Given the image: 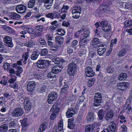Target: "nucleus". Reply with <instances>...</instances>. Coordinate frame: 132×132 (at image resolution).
Listing matches in <instances>:
<instances>
[{
	"mask_svg": "<svg viewBox=\"0 0 132 132\" xmlns=\"http://www.w3.org/2000/svg\"><path fill=\"white\" fill-rule=\"evenodd\" d=\"M95 79L94 78L90 79L88 81V86L89 87H92L94 85V83L95 82Z\"/></svg>",
	"mask_w": 132,
	"mask_h": 132,
	"instance_id": "40",
	"label": "nucleus"
},
{
	"mask_svg": "<svg viewBox=\"0 0 132 132\" xmlns=\"http://www.w3.org/2000/svg\"><path fill=\"white\" fill-rule=\"evenodd\" d=\"M37 64L38 68L43 69L48 66L50 64V62L48 60L40 59L37 62Z\"/></svg>",
	"mask_w": 132,
	"mask_h": 132,
	"instance_id": "4",
	"label": "nucleus"
},
{
	"mask_svg": "<svg viewBox=\"0 0 132 132\" xmlns=\"http://www.w3.org/2000/svg\"><path fill=\"white\" fill-rule=\"evenodd\" d=\"M85 99V97L83 95L80 96L78 100L77 101V103L79 104H81L83 102Z\"/></svg>",
	"mask_w": 132,
	"mask_h": 132,
	"instance_id": "55",
	"label": "nucleus"
},
{
	"mask_svg": "<svg viewBox=\"0 0 132 132\" xmlns=\"http://www.w3.org/2000/svg\"><path fill=\"white\" fill-rule=\"evenodd\" d=\"M9 17L12 19L16 20L20 19L21 16L19 14H18L16 13L13 12H11L9 15Z\"/></svg>",
	"mask_w": 132,
	"mask_h": 132,
	"instance_id": "23",
	"label": "nucleus"
},
{
	"mask_svg": "<svg viewBox=\"0 0 132 132\" xmlns=\"http://www.w3.org/2000/svg\"><path fill=\"white\" fill-rule=\"evenodd\" d=\"M60 15L59 13L56 11H55L53 13H48L46 15V17L49 18L51 19H52L55 18L59 19L60 17Z\"/></svg>",
	"mask_w": 132,
	"mask_h": 132,
	"instance_id": "13",
	"label": "nucleus"
},
{
	"mask_svg": "<svg viewBox=\"0 0 132 132\" xmlns=\"http://www.w3.org/2000/svg\"><path fill=\"white\" fill-rule=\"evenodd\" d=\"M126 52L125 49H122L118 54V55L119 57H121L125 55Z\"/></svg>",
	"mask_w": 132,
	"mask_h": 132,
	"instance_id": "47",
	"label": "nucleus"
},
{
	"mask_svg": "<svg viewBox=\"0 0 132 132\" xmlns=\"http://www.w3.org/2000/svg\"><path fill=\"white\" fill-rule=\"evenodd\" d=\"M63 87L61 90V94L63 95H65L69 88V86L67 84V83L64 81L63 82Z\"/></svg>",
	"mask_w": 132,
	"mask_h": 132,
	"instance_id": "21",
	"label": "nucleus"
},
{
	"mask_svg": "<svg viewBox=\"0 0 132 132\" xmlns=\"http://www.w3.org/2000/svg\"><path fill=\"white\" fill-rule=\"evenodd\" d=\"M114 116V113L113 111H111L110 110L106 114L105 116V118L106 120L108 121L111 118H112Z\"/></svg>",
	"mask_w": 132,
	"mask_h": 132,
	"instance_id": "29",
	"label": "nucleus"
},
{
	"mask_svg": "<svg viewBox=\"0 0 132 132\" xmlns=\"http://www.w3.org/2000/svg\"><path fill=\"white\" fill-rule=\"evenodd\" d=\"M29 56L28 53L26 52L24 54L22 55V58L23 59H28Z\"/></svg>",
	"mask_w": 132,
	"mask_h": 132,
	"instance_id": "61",
	"label": "nucleus"
},
{
	"mask_svg": "<svg viewBox=\"0 0 132 132\" xmlns=\"http://www.w3.org/2000/svg\"><path fill=\"white\" fill-rule=\"evenodd\" d=\"M125 8L127 9L132 10V3L127 2L125 5Z\"/></svg>",
	"mask_w": 132,
	"mask_h": 132,
	"instance_id": "56",
	"label": "nucleus"
},
{
	"mask_svg": "<svg viewBox=\"0 0 132 132\" xmlns=\"http://www.w3.org/2000/svg\"><path fill=\"white\" fill-rule=\"evenodd\" d=\"M116 130V125H110L107 128L103 129L101 132H115Z\"/></svg>",
	"mask_w": 132,
	"mask_h": 132,
	"instance_id": "17",
	"label": "nucleus"
},
{
	"mask_svg": "<svg viewBox=\"0 0 132 132\" xmlns=\"http://www.w3.org/2000/svg\"><path fill=\"white\" fill-rule=\"evenodd\" d=\"M20 121L21 122L22 129L24 131L26 130L29 126L27 123V120L24 119L22 120H21Z\"/></svg>",
	"mask_w": 132,
	"mask_h": 132,
	"instance_id": "20",
	"label": "nucleus"
},
{
	"mask_svg": "<svg viewBox=\"0 0 132 132\" xmlns=\"http://www.w3.org/2000/svg\"><path fill=\"white\" fill-rule=\"evenodd\" d=\"M132 97L129 96L127 99L124 106L122 107V109L123 111L128 113L132 111L131 108V101Z\"/></svg>",
	"mask_w": 132,
	"mask_h": 132,
	"instance_id": "2",
	"label": "nucleus"
},
{
	"mask_svg": "<svg viewBox=\"0 0 132 132\" xmlns=\"http://www.w3.org/2000/svg\"><path fill=\"white\" fill-rule=\"evenodd\" d=\"M129 86V83L125 81L119 83L117 85L118 88L122 92L125 91Z\"/></svg>",
	"mask_w": 132,
	"mask_h": 132,
	"instance_id": "8",
	"label": "nucleus"
},
{
	"mask_svg": "<svg viewBox=\"0 0 132 132\" xmlns=\"http://www.w3.org/2000/svg\"><path fill=\"white\" fill-rule=\"evenodd\" d=\"M53 74L52 72L51 71L47 74V77L48 78L53 79L54 81H56V76L54 74L53 75Z\"/></svg>",
	"mask_w": 132,
	"mask_h": 132,
	"instance_id": "41",
	"label": "nucleus"
},
{
	"mask_svg": "<svg viewBox=\"0 0 132 132\" xmlns=\"http://www.w3.org/2000/svg\"><path fill=\"white\" fill-rule=\"evenodd\" d=\"M6 101L5 98L3 97H0V105L3 106L5 104Z\"/></svg>",
	"mask_w": 132,
	"mask_h": 132,
	"instance_id": "57",
	"label": "nucleus"
},
{
	"mask_svg": "<svg viewBox=\"0 0 132 132\" xmlns=\"http://www.w3.org/2000/svg\"><path fill=\"white\" fill-rule=\"evenodd\" d=\"M78 7L75 6V9H73L72 11L73 14L72 17L73 18L77 19L79 17V14L81 12V9L78 10Z\"/></svg>",
	"mask_w": 132,
	"mask_h": 132,
	"instance_id": "12",
	"label": "nucleus"
},
{
	"mask_svg": "<svg viewBox=\"0 0 132 132\" xmlns=\"http://www.w3.org/2000/svg\"><path fill=\"white\" fill-rule=\"evenodd\" d=\"M36 86V84L34 81H31L29 82L27 88L28 91L30 92H32L34 90Z\"/></svg>",
	"mask_w": 132,
	"mask_h": 132,
	"instance_id": "15",
	"label": "nucleus"
},
{
	"mask_svg": "<svg viewBox=\"0 0 132 132\" xmlns=\"http://www.w3.org/2000/svg\"><path fill=\"white\" fill-rule=\"evenodd\" d=\"M35 44V42L32 39H27L24 43V45L27 47H32Z\"/></svg>",
	"mask_w": 132,
	"mask_h": 132,
	"instance_id": "24",
	"label": "nucleus"
},
{
	"mask_svg": "<svg viewBox=\"0 0 132 132\" xmlns=\"http://www.w3.org/2000/svg\"><path fill=\"white\" fill-rule=\"evenodd\" d=\"M95 117V115L92 112H89L87 116V120L90 122H93L94 120Z\"/></svg>",
	"mask_w": 132,
	"mask_h": 132,
	"instance_id": "19",
	"label": "nucleus"
},
{
	"mask_svg": "<svg viewBox=\"0 0 132 132\" xmlns=\"http://www.w3.org/2000/svg\"><path fill=\"white\" fill-rule=\"evenodd\" d=\"M101 27H102L103 28H104L105 27H107L108 24V22L107 21L104 20L100 22Z\"/></svg>",
	"mask_w": 132,
	"mask_h": 132,
	"instance_id": "49",
	"label": "nucleus"
},
{
	"mask_svg": "<svg viewBox=\"0 0 132 132\" xmlns=\"http://www.w3.org/2000/svg\"><path fill=\"white\" fill-rule=\"evenodd\" d=\"M73 120L72 119H69L68 120V127L70 129L72 128L73 126Z\"/></svg>",
	"mask_w": 132,
	"mask_h": 132,
	"instance_id": "43",
	"label": "nucleus"
},
{
	"mask_svg": "<svg viewBox=\"0 0 132 132\" xmlns=\"http://www.w3.org/2000/svg\"><path fill=\"white\" fill-rule=\"evenodd\" d=\"M52 46V47L50 49V51L51 52H52V53H53V52L56 51L57 50L58 47L56 46L55 47H54L53 46Z\"/></svg>",
	"mask_w": 132,
	"mask_h": 132,
	"instance_id": "63",
	"label": "nucleus"
},
{
	"mask_svg": "<svg viewBox=\"0 0 132 132\" xmlns=\"http://www.w3.org/2000/svg\"><path fill=\"white\" fill-rule=\"evenodd\" d=\"M124 23L125 27H129V28H132V20H126L124 22Z\"/></svg>",
	"mask_w": 132,
	"mask_h": 132,
	"instance_id": "34",
	"label": "nucleus"
},
{
	"mask_svg": "<svg viewBox=\"0 0 132 132\" xmlns=\"http://www.w3.org/2000/svg\"><path fill=\"white\" fill-rule=\"evenodd\" d=\"M104 115V111L103 109H100L99 110L97 113V115L98 116V118L99 121L102 120Z\"/></svg>",
	"mask_w": 132,
	"mask_h": 132,
	"instance_id": "28",
	"label": "nucleus"
},
{
	"mask_svg": "<svg viewBox=\"0 0 132 132\" xmlns=\"http://www.w3.org/2000/svg\"><path fill=\"white\" fill-rule=\"evenodd\" d=\"M3 28L8 33L11 34H12L14 33V30L10 27L6 25H4L3 26Z\"/></svg>",
	"mask_w": 132,
	"mask_h": 132,
	"instance_id": "30",
	"label": "nucleus"
},
{
	"mask_svg": "<svg viewBox=\"0 0 132 132\" xmlns=\"http://www.w3.org/2000/svg\"><path fill=\"white\" fill-rule=\"evenodd\" d=\"M35 29L36 30V32L37 34L36 36H39L41 35V33L42 32L43 30L42 26L41 25H38L35 28Z\"/></svg>",
	"mask_w": 132,
	"mask_h": 132,
	"instance_id": "31",
	"label": "nucleus"
},
{
	"mask_svg": "<svg viewBox=\"0 0 132 132\" xmlns=\"http://www.w3.org/2000/svg\"><path fill=\"white\" fill-rule=\"evenodd\" d=\"M26 10V7L25 6L20 4L18 5L15 7L16 11L20 14L24 13Z\"/></svg>",
	"mask_w": 132,
	"mask_h": 132,
	"instance_id": "14",
	"label": "nucleus"
},
{
	"mask_svg": "<svg viewBox=\"0 0 132 132\" xmlns=\"http://www.w3.org/2000/svg\"><path fill=\"white\" fill-rule=\"evenodd\" d=\"M95 127V126L93 124L88 125L85 128V132H94Z\"/></svg>",
	"mask_w": 132,
	"mask_h": 132,
	"instance_id": "27",
	"label": "nucleus"
},
{
	"mask_svg": "<svg viewBox=\"0 0 132 132\" xmlns=\"http://www.w3.org/2000/svg\"><path fill=\"white\" fill-rule=\"evenodd\" d=\"M127 74L125 73H121L119 76L118 79L119 80L122 81L125 80L127 77Z\"/></svg>",
	"mask_w": 132,
	"mask_h": 132,
	"instance_id": "33",
	"label": "nucleus"
},
{
	"mask_svg": "<svg viewBox=\"0 0 132 132\" xmlns=\"http://www.w3.org/2000/svg\"><path fill=\"white\" fill-rule=\"evenodd\" d=\"M90 32L87 30L82 34L80 37V41L79 42V45L80 52H82L80 54L79 56H81L82 54H84L87 50V45L88 44V38L89 36Z\"/></svg>",
	"mask_w": 132,
	"mask_h": 132,
	"instance_id": "1",
	"label": "nucleus"
},
{
	"mask_svg": "<svg viewBox=\"0 0 132 132\" xmlns=\"http://www.w3.org/2000/svg\"><path fill=\"white\" fill-rule=\"evenodd\" d=\"M76 113L75 109L71 108H69L66 112V115L67 118H69L72 117Z\"/></svg>",
	"mask_w": 132,
	"mask_h": 132,
	"instance_id": "18",
	"label": "nucleus"
},
{
	"mask_svg": "<svg viewBox=\"0 0 132 132\" xmlns=\"http://www.w3.org/2000/svg\"><path fill=\"white\" fill-rule=\"evenodd\" d=\"M111 7L110 4L109 3H107L103 4L100 6V8L101 10L110 14L112 13V11L110 10Z\"/></svg>",
	"mask_w": 132,
	"mask_h": 132,
	"instance_id": "7",
	"label": "nucleus"
},
{
	"mask_svg": "<svg viewBox=\"0 0 132 132\" xmlns=\"http://www.w3.org/2000/svg\"><path fill=\"white\" fill-rule=\"evenodd\" d=\"M97 48L101 49L103 50V51H106V46L105 44H101V43L98 46Z\"/></svg>",
	"mask_w": 132,
	"mask_h": 132,
	"instance_id": "54",
	"label": "nucleus"
},
{
	"mask_svg": "<svg viewBox=\"0 0 132 132\" xmlns=\"http://www.w3.org/2000/svg\"><path fill=\"white\" fill-rule=\"evenodd\" d=\"M77 66L74 62L70 63L68 66L67 72L70 76H73L76 72Z\"/></svg>",
	"mask_w": 132,
	"mask_h": 132,
	"instance_id": "3",
	"label": "nucleus"
},
{
	"mask_svg": "<svg viewBox=\"0 0 132 132\" xmlns=\"http://www.w3.org/2000/svg\"><path fill=\"white\" fill-rule=\"evenodd\" d=\"M47 126V123L46 122H44L40 125L38 130V132H43L46 129Z\"/></svg>",
	"mask_w": 132,
	"mask_h": 132,
	"instance_id": "26",
	"label": "nucleus"
},
{
	"mask_svg": "<svg viewBox=\"0 0 132 132\" xmlns=\"http://www.w3.org/2000/svg\"><path fill=\"white\" fill-rule=\"evenodd\" d=\"M61 71V70L57 68L56 66H55L52 68V72L53 74H56L59 73Z\"/></svg>",
	"mask_w": 132,
	"mask_h": 132,
	"instance_id": "42",
	"label": "nucleus"
},
{
	"mask_svg": "<svg viewBox=\"0 0 132 132\" xmlns=\"http://www.w3.org/2000/svg\"><path fill=\"white\" fill-rule=\"evenodd\" d=\"M119 118L121 120L120 121V122L121 123H125L126 122V120H125L126 117H124L123 115H120Z\"/></svg>",
	"mask_w": 132,
	"mask_h": 132,
	"instance_id": "53",
	"label": "nucleus"
},
{
	"mask_svg": "<svg viewBox=\"0 0 132 132\" xmlns=\"http://www.w3.org/2000/svg\"><path fill=\"white\" fill-rule=\"evenodd\" d=\"M8 128L7 124H3L0 126V132H6Z\"/></svg>",
	"mask_w": 132,
	"mask_h": 132,
	"instance_id": "38",
	"label": "nucleus"
},
{
	"mask_svg": "<svg viewBox=\"0 0 132 132\" xmlns=\"http://www.w3.org/2000/svg\"><path fill=\"white\" fill-rule=\"evenodd\" d=\"M26 30L29 34H32L33 33L34 29L33 28L29 27L27 28Z\"/></svg>",
	"mask_w": 132,
	"mask_h": 132,
	"instance_id": "62",
	"label": "nucleus"
},
{
	"mask_svg": "<svg viewBox=\"0 0 132 132\" xmlns=\"http://www.w3.org/2000/svg\"><path fill=\"white\" fill-rule=\"evenodd\" d=\"M54 0H44L43 2L45 3L48 4V5H46V7L51 6Z\"/></svg>",
	"mask_w": 132,
	"mask_h": 132,
	"instance_id": "48",
	"label": "nucleus"
},
{
	"mask_svg": "<svg viewBox=\"0 0 132 132\" xmlns=\"http://www.w3.org/2000/svg\"><path fill=\"white\" fill-rule=\"evenodd\" d=\"M17 70L15 71V74L17 76H20L21 74L23 72V69L22 67L20 66H18V68H15Z\"/></svg>",
	"mask_w": 132,
	"mask_h": 132,
	"instance_id": "36",
	"label": "nucleus"
},
{
	"mask_svg": "<svg viewBox=\"0 0 132 132\" xmlns=\"http://www.w3.org/2000/svg\"><path fill=\"white\" fill-rule=\"evenodd\" d=\"M60 109L58 106L57 104H54L51 110V111L52 112V113L50 116L51 120H53L55 119Z\"/></svg>",
	"mask_w": 132,
	"mask_h": 132,
	"instance_id": "5",
	"label": "nucleus"
},
{
	"mask_svg": "<svg viewBox=\"0 0 132 132\" xmlns=\"http://www.w3.org/2000/svg\"><path fill=\"white\" fill-rule=\"evenodd\" d=\"M86 76L88 77H92L95 75V73L92 68L90 66L87 67L85 70Z\"/></svg>",
	"mask_w": 132,
	"mask_h": 132,
	"instance_id": "11",
	"label": "nucleus"
},
{
	"mask_svg": "<svg viewBox=\"0 0 132 132\" xmlns=\"http://www.w3.org/2000/svg\"><path fill=\"white\" fill-rule=\"evenodd\" d=\"M106 51H103V50L97 48V53L100 56L102 55Z\"/></svg>",
	"mask_w": 132,
	"mask_h": 132,
	"instance_id": "58",
	"label": "nucleus"
},
{
	"mask_svg": "<svg viewBox=\"0 0 132 132\" xmlns=\"http://www.w3.org/2000/svg\"><path fill=\"white\" fill-rule=\"evenodd\" d=\"M85 31L84 29H81L78 30L77 32L75 33L74 36L76 38H78L80 35V34L82 33L83 31L84 32Z\"/></svg>",
	"mask_w": 132,
	"mask_h": 132,
	"instance_id": "51",
	"label": "nucleus"
},
{
	"mask_svg": "<svg viewBox=\"0 0 132 132\" xmlns=\"http://www.w3.org/2000/svg\"><path fill=\"white\" fill-rule=\"evenodd\" d=\"M48 50L46 48H44L42 49L40 52V54L42 56L46 55L47 54Z\"/></svg>",
	"mask_w": 132,
	"mask_h": 132,
	"instance_id": "50",
	"label": "nucleus"
},
{
	"mask_svg": "<svg viewBox=\"0 0 132 132\" xmlns=\"http://www.w3.org/2000/svg\"><path fill=\"white\" fill-rule=\"evenodd\" d=\"M12 38L11 37L5 36L3 39V41L5 46L9 47H12L13 44L12 42Z\"/></svg>",
	"mask_w": 132,
	"mask_h": 132,
	"instance_id": "10",
	"label": "nucleus"
},
{
	"mask_svg": "<svg viewBox=\"0 0 132 132\" xmlns=\"http://www.w3.org/2000/svg\"><path fill=\"white\" fill-rule=\"evenodd\" d=\"M102 97H94V105L95 106H99L100 103H101Z\"/></svg>",
	"mask_w": 132,
	"mask_h": 132,
	"instance_id": "25",
	"label": "nucleus"
},
{
	"mask_svg": "<svg viewBox=\"0 0 132 132\" xmlns=\"http://www.w3.org/2000/svg\"><path fill=\"white\" fill-rule=\"evenodd\" d=\"M57 96V94L54 92H52L49 94L48 97L47 101L48 103L51 104L55 102L56 101Z\"/></svg>",
	"mask_w": 132,
	"mask_h": 132,
	"instance_id": "6",
	"label": "nucleus"
},
{
	"mask_svg": "<svg viewBox=\"0 0 132 132\" xmlns=\"http://www.w3.org/2000/svg\"><path fill=\"white\" fill-rule=\"evenodd\" d=\"M117 39L116 38H115L114 39H112L110 42V47L113 48L114 45L117 44Z\"/></svg>",
	"mask_w": 132,
	"mask_h": 132,
	"instance_id": "52",
	"label": "nucleus"
},
{
	"mask_svg": "<svg viewBox=\"0 0 132 132\" xmlns=\"http://www.w3.org/2000/svg\"><path fill=\"white\" fill-rule=\"evenodd\" d=\"M8 80L7 77H6L5 76H4L0 81V84H3V85H6L7 83Z\"/></svg>",
	"mask_w": 132,
	"mask_h": 132,
	"instance_id": "35",
	"label": "nucleus"
},
{
	"mask_svg": "<svg viewBox=\"0 0 132 132\" xmlns=\"http://www.w3.org/2000/svg\"><path fill=\"white\" fill-rule=\"evenodd\" d=\"M23 113L22 109L21 108H16L12 112V116L15 117H21Z\"/></svg>",
	"mask_w": 132,
	"mask_h": 132,
	"instance_id": "9",
	"label": "nucleus"
},
{
	"mask_svg": "<svg viewBox=\"0 0 132 132\" xmlns=\"http://www.w3.org/2000/svg\"><path fill=\"white\" fill-rule=\"evenodd\" d=\"M35 3V0H30L28 4V7L29 8L32 7Z\"/></svg>",
	"mask_w": 132,
	"mask_h": 132,
	"instance_id": "46",
	"label": "nucleus"
},
{
	"mask_svg": "<svg viewBox=\"0 0 132 132\" xmlns=\"http://www.w3.org/2000/svg\"><path fill=\"white\" fill-rule=\"evenodd\" d=\"M20 33L21 34H22V35H21V37L24 38H25L26 36L25 35L26 34V32L24 30L23 31H21L20 32Z\"/></svg>",
	"mask_w": 132,
	"mask_h": 132,
	"instance_id": "64",
	"label": "nucleus"
},
{
	"mask_svg": "<svg viewBox=\"0 0 132 132\" xmlns=\"http://www.w3.org/2000/svg\"><path fill=\"white\" fill-rule=\"evenodd\" d=\"M58 34L60 36H64L65 34V31L63 29L61 28H58L56 30Z\"/></svg>",
	"mask_w": 132,
	"mask_h": 132,
	"instance_id": "39",
	"label": "nucleus"
},
{
	"mask_svg": "<svg viewBox=\"0 0 132 132\" xmlns=\"http://www.w3.org/2000/svg\"><path fill=\"white\" fill-rule=\"evenodd\" d=\"M10 64L7 62L4 63L3 65V67L4 69L7 72H8L10 68Z\"/></svg>",
	"mask_w": 132,
	"mask_h": 132,
	"instance_id": "44",
	"label": "nucleus"
},
{
	"mask_svg": "<svg viewBox=\"0 0 132 132\" xmlns=\"http://www.w3.org/2000/svg\"><path fill=\"white\" fill-rule=\"evenodd\" d=\"M40 52L38 51H34L32 54L31 57V59L34 60H36Z\"/></svg>",
	"mask_w": 132,
	"mask_h": 132,
	"instance_id": "32",
	"label": "nucleus"
},
{
	"mask_svg": "<svg viewBox=\"0 0 132 132\" xmlns=\"http://www.w3.org/2000/svg\"><path fill=\"white\" fill-rule=\"evenodd\" d=\"M63 122L62 120L59 121L58 123L57 129L60 131H61L63 130Z\"/></svg>",
	"mask_w": 132,
	"mask_h": 132,
	"instance_id": "37",
	"label": "nucleus"
},
{
	"mask_svg": "<svg viewBox=\"0 0 132 132\" xmlns=\"http://www.w3.org/2000/svg\"><path fill=\"white\" fill-rule=\"evenodd\" d=\"M46 37L48 41L52 40L53 37L50 34H47L46 35Z\"/></svg>",
	"mask_w": 132,
	"mask_h": 132,
	"instance_id": "60",
	"label": "nucleus"
},
{
	"mask_svg": "<svg viewBox=\"0 0 132 132\" xmlns=\"http://www.w3.org/2000/svg\"><path fill=\"white\" fill-rule=\"evenodd\" d=\"M55 39L56 44L59 47L63 44V38L62 37L60 36H56L55 37Z\"/></svg>",
	"mask_w": 132,
	"mask_h": 132,
	"instance_id": "22",
	"label": "nucleus"
},
{
	"mask_svg": "<svg viewBox=\"0 0 132 132\" xmlns=\"http://www.w3.org/2000/svg\"><path fill=\"white\" fill-rule=\"evenodd\" d=\"M105 70L107 73H112L114 71V69L111 66H108L106 67Z\"/></svg>",
	"mask_w": 132,
	"mask_h": 132,
	"instance_id": "45",
	"label": "nucleus"
},
{
	"mask_svg": "<svg viewBox=\"0 0 132 132\" xmlns=\"http://www.w3.org/2000/svg\"><path fill=\"white\" fill-rule=\"evenodd\" d=\"M13 77H14V78H11L10 79L8 80V82L9 83L11 84L13 83L16 80L17 78L16 76H13Z\"/></svg>",
	"mask_w": 132,
	"mask_h": 132,
	"instance_id": "59",
	"label": "nucleus"
},
{
	"mask_svg": "<svg viewBox=\"0 0 132 132\" xmlns=\"http://www.w3.org/2000/svg\"><path fill=\"white\" fill-rule=\"evenodd\" d=\"M101 43L100 40L97 38H93L91 42L92 47L95 48H97Z\"/></svg>",
	"mask_w": 132,
	"mask_h": 132,
	"instance_id": "16",
	"label": "nucleus"
}]
</instances>
